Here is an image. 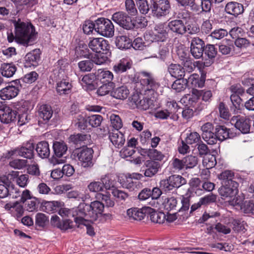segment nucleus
I'll return each mask as SVG.
<instances>
[{
	"instance_id": "nucleus-1",
	"label": "nucleus",
	"mask_w": 254,
	"mask_h": 254,
	"mask_svg": "<svg viewBox=\"0 0 254 254\" xmlns=\"http://www.w3.org/2000/svg\"><path fill=\"white\" fill-rule=\"evenodd\" d=\"M15 36L20 43L25 46L33 45L37 39V33L30 23L21 21L20 19L13 20Z\"/></svg>"
},
{
	"instance_id": "nucleus-2",
	"label": "nucleus",
	"mask_w": 254,
	"mask_h": 254,
	"mask_svg": "<svg viewBox=\"0 0 254 254\" xmlns=\"http://www.w3.org/2000/svg\"><path fill=\"white\" fill-rule=\"evenodd\" d=\"M153 101L150 98L144 97L138 92L134 93L128 98V104L133 108L146 110L152 108Z\"/></svg>"
},
{
	"instance_id": "nucleus-3",
	"label": "nucleus",
	"mask_w": 254,
	"mask_h": 254,
	"mask_svg": "<svg viewBox=\"0 0 254 254\" xmlns=\"http://www.w3.org/2000/svg\"><path fill=\"white\" fill-rule=\"evenodd\" d=\"M95 31L103 36L111 37L114 34V26L109 19L99 18L95 20Z\"/></svg>"
},
{
	"instance_id": "nucleus-4",
	"label": "nucleus",
	"mask_w": 254,
	"mask_h": 254,
	"mask_svg": "<svg viewBox=\"0 0 254 254\" xmlns=\"http://www.w3.org/2000/svg\"><path fill=\"white\" fill-rule=\"evenodd\" d=\"M150 11L153 16L160 18L169 13L171 6L168 0H151Z\"/></svg>"
},
{
	"instance_id": "nucleus-5",
	"label": "nucleus",
	"mask_w": 254,
	"mask_h": 254,
	"mask_svg": "<svg viewBox=\"0 0 254 254\" xmlns=\"http://www.w3.org/2000/svg\"><path fill=\"white\" fill-rule=\"evenodd\" d=\"M88 208V204L84 202L80 203L77 207L73 208L74 222L76 224L87 225V222L90 221Z\"/></svg>"
},
{
	"instance_id": "nucleus-6",
	"label": "nucleus",
	"mask_w": 254,
	"mask_h": 254,
	"mask_svg": "<svg viewBox=\"0 0 254 254\" xmlns=\"http://www.w3.org/2000/svg\"><path fill=\"white\" fill-rule=\"evenodd\" d=\"M187 183L186 180L180 175H173L160 182V187L165 191L178 188Z\"/></svg>"
},
{
	"instance_id": "nucleus-7",
	"label": "nucleus",
	"mask_w": 254,
	"mask_h": 254,
	"mask_svg": "<svg viewBox=\"0 0 254 254\" xmlns=\"http://www.w3.org/2000/svg\"><path fill=\"white\" fill-rule=\"evenodd\" d=\"M53 148L56 156H53L49 159L50 163L53 166L64 163L65 159L61 157L67 151L66 144L64 142L56 141L53 144Z\"/></svg>"
},
{
	"instance_id": "nucleus-8",
	"label": "nucleus",
	"mask_w": 254,
	"mask_h": 254,
	"mask_svg": "<svg viewBox=\"0 0 254 254\" xmlns=\"http://www.w3.org/2000/svg\"><path fill=\"white\" fill-rule=\"evenodd\" d=\"M112 20L121 27L127 30L133 29V20L131 17L123 11H119L112 15Z\"/></svg>"
},
{
	"instance_id": "nucleus-9",
	"label": "nucleus",
	"mask_w": 254,
	"mask_h": 254,
	"mask_svg": "<svg viewBox=\"0 0 254 254\" xmlns=\"http://www.w3.org/2000/svg\"><path fill=\"white\" fill-rule=\"evenodd\" d=\"M141 177L142 175L138 173L127 174L125 176L124 178L120 180V183L124 188L133 190L140 187L141 184L138 180Z\"/></svg>"
},
{
	"instance_id": "nucleus-10",
	"label": "nucleus",
	"mask_w": 254,
	"mask_h": 254,
	"mask_svg": "<svg viewBox=\"0 0 254 254\" xmlns=\"http://www.w3.org/2000/svg\"><path fill=\"white\" fill-rule=\"evenodd\" d=\"M88 45L92 51L97 53H101L102 51H106L109 49L108 41L102 38H90Z\"/></svg>"
},
{
	"instance_id": "nucleus-11",
	"label": "nucleus",
	"mask_w": 254,
	"mask_h": 254,
	"mask_svg": "<svg viewBox=\"0 0 254 254\" xmlns=\"http://www.w3.org/2000/svg\"><path fill=\"white\" fill-rule=\"evenodd\" d=\"M250 119L240 116H234L231 119V122L232 124H234L235 127L244 134L250 132Z\"/></svg>"
},
{
	"instance_id": "nucleus-12",
	"label": "nucleus",
	"mask_w": 254,
	"mask_h": 254,
	"mask_svg": "<svg viewBox=\"0 0 254 254\" xmlns=\"http://www.w3.org/2000/svg\"><path fill=\"white\" fill-rule=\"evenodd\" d=\"M88 207L90 222H94L102 215L104 205L100 201L97 200L91 202L90 204H88Z\"/></svg>"
},
{
	"instance_id": "nucleus-13",
	"label": "nucleus",
	"mask_w": 254,
	"mask_h": 254,
	"mask_svg": "<svg viewBox=\"0 0 254 254\" xmlns=\"http://www.w3.org/2000/svg\"><path fill=\"white\" fill-rule=\"evenodd\" d=\"M202 130L201 136L203 140L209 144H214L216 143V137L213 132V126L210 123H205L201 127Z\"/></svg>"
},
{
	"instance_id": "nucleus-14",
	"label": "nucleus",
	"mask_w": 254,
	"mask_h": 254,
	"mask_svg": "<svg viewBox=\"0 0 254 254\" xmlns=\"http://www.w3.org/2000/svg\"><path fill=\"white\" fill-rule=\"evenodd\" d=\"M102 136H104L109 134V138L112 144L117 148L122 147L125 144L126 139L123 133L118 130H113L112 132L104 130Z\"/></svg>"
},
{
	"instance_id": "nucleus-15",
	"label": "nucleus",
	"mask_w": 254,
	"mask_h": 254,
	"mask_svg": "<svg viewBox=\"0 0 254 254\" xmlns=\"http://www.w3.org/2000/svg\"><path fill=\"white\" fill-rule=\"evenodd\" d=\"M16 117V111L12 110L6 105L0 106V121L5 124H8L13 121Z\"/></svg>"
},
{
	"instance_id": "nucleus-16",
	"label": "nucleus",
	"mask_w": 254,
	"mask_h": 254,
	"mask_svg": "<svg viewBox=\"0 0 254 254\" xmlns=\"http://www.w3.org/2000/svg\"><path fill=\"white\" fill-rule=\"evenodd\" d=\"M69 64L66 61L59 60L55 64L53 73L56 79H61L66 77Z\"/></svg>"
},
{
	"instance_id": "nucleus-17",
	"label": "nucleus",
	"mask_w": 254,
	"mask_h": 254,
	"mask_svg": "<svg viewBox=\"0 0 254 254\" xmlns=\"http://www.w3.org/2000/svg\"><path fill=\"white\" fill-rule=\"evenodd\" d=\"M238 184L236 182H230L228 185H222L219 189V194L224 198L232 197L238 192Z\"/></svg>"
},
{
	"instance_id": "nucleus-18",
	"label": "nucleus",
	"mask_w": 254,
	"mask_h": 254,
	"mask_svg": "<svg viewBox=\"0 0 254 254\" xmlns=\"http://www.w3.org/2000/svg\"><path fill=\"white\" fill-rule=\"evenodd\" d=\"M34 146L33 143L27 142L23 146L16 148L14 152L19 156L27 159H33Z\"/></svg>"
},
{
	"instance_id": "nucleus-19",
	"label": "nucleus",
	"mask_w": 254,
	"mask_h": 254,
	"mask_svg": "<svg viewBox=\"0 0 254 254\" xmlns=\"http://www.w3.org/2000/svg\"><path fill=\"white\" fill-rule=\"evenodd\" d=\"M93 150L91 148H83L77 155L78 159L81 162L82 167L86 168L93 165L92 157Z\"/></svg>"
},
{
	"instance_id": "nucleus-20",
	"label": "nucleus",
	"mask_w": 254,
	"mask_h": 254,
	"mask_svg": "<svg viewBox=\"0 0 254 254\" xmlns=\"http://www.w3.org/2000/svg\"><path fill=\"white\" fill-rule=\"evenodd\" d=\"M151 209L150 207L131 208L127 210V215L130 219L140 221L144 218L146 214L150 212Z\"/></svg>"
},
{
	"instance_id": "nucleus-21",
	"label": "nucleus",
	"mask_w": 254,
	"mask_h": 254,
	"mask_svg": "<svg viewBox=\"0 0 254 254\" xmlns=\"http://www.w3.org/2000/svg\"><path fill=\"white\" fill-rule=\"evenodd\" d=\"M139 78L141 84L146 86V90H154L158 86L151 73L142 71L139 73Z\"/></svg>"
},
{
	"instance_id": "nucleus-22",
	"label": "nucleus",
	"mask_w": 254,
	"mask_h": 254,
	"mask_svg": "<svg viewBox=\"0 0 254 254\" xmlns=\"http://www.w3.org/2000/svg\"><path fill=\"white\" fill-rule=\"evenodd\" d=\"M19 92V87L13 84L9 85L0 90V98L3 100L15 97Z\"/></svg>"
},
{
	"instance_id": "nucleus-23",
	"label": "nucleus",
	"mask_w": 254,
	"mask_h": 254,
	"mask_svg": "<svg viewBox=\"0 0 254 254\" xmlns=\"http://www.w3.org/2000/svg\"><path fill=\"white\" fill-rule=\"evenodd\" d=\"M143 167L144 176L151 178L158 172L160 164L154 160H147L145 162Z\"/></svg>"
},
{
	"instance_id": "nucleus-24",
	"label": "nucleus",
	"mask_w": 254,
	"mask_h": 254,
	"mask_svg": "<svg viewBox=\"0 0 254 254\" xmlns=\"http://www.w3.org/2000/svg\"><path fill=\"white\" fill-rule=\"evenodd\" d=\"M168 26L171 31L179 35H183L186 33V25L182 20L176 19L168 23Z\"/></svg>"
},
{
	"instance_id": "nucleus-25",
	"label": "nucleus",
	"mask_w": 254,
	"mask_h": 254,
	"mask_svg": "<svg viewBox=\"0 0 254 254\" xmlns=\"http://www.w3.org/2000/svg\"><path fill=\"white\" fill-rule=\"evenodd\" d=\"M225 11L228 14L237 16L244 12V7L242 4L235 1H231L227 3L225 6Z\"/></svg>"
},
{
	"instance_id": "nucleus-26",
	"label": "nucleus",
	"mask_w": 254,
	"mask_h": 254,
	"mask_svg": "<svg viewBox=\"0 0 254 254\" xmlns=\"http://www.w3.org/2000/svg\"><path fill=\"white\" fill-rule=\"evenodd\" d=\"M36 151L40 158H48L50 154L49 143L45 141L38 142L36 145Z\"/></svg>"
},
{
	"instance_id": "nucleus-27",
	"label": "nucleus",
	"mask_w": 254,
	"mask_h": 254,
	"mask_svg": "<svg viewBox=\"0 0 254 254\" xmlns=\"http://www.w3.org/2000/svg\"><path fill=\"white\" fill-rule=\"evenodd\" d=\"M168 71L172 77L176 78H183L185 76L184 67L179 64H170L168 67Z\"/></svg>"
},
{
	"instance_id": "nucleus-28",
	"label": "nucleus",
	"mask_w": 254,
	"mask_h": 254,
	"mask_svg": "<svg viewBox=\"0 0 254 254\" xmlns=\"http://www.w3.org/2000/svg\"><path fill=\"white\" fill-rule=\"evenodd\" d=\"M216 142L217 140L223 141L228 138H231L233 136V133L230 132V129L223 126H219L216 128Z\"/></svg>"
},
{
	"instance_id": "nucleus-29",
	"label": "nucleus",
	"mask_w": 254,
	"mask_h": 254,
	"mask_svg": "<svg viewBox=\"0 0 254 254\" xmlns=\"http://www.w3.org/2000/svg\"><path fill=\"white\" fill-rule=\"evenodd\" d=\"M166 29L167 28L163 24L156 25L153 32L155 37L154 39L157 41L163 42L165 41L168 35Z\"/></svg>"
},
{
	"instance_id": "nucleus-30",
	"label": "nucleus",
	"mask_w": 254,
	"mask_h": 254,
	"mask_svg": "<svg viewBox=\"0 0 254 254\" xmlns=\"http://www.w3.org/2000/svg\"><path fill=\"white\" fill-rule=\"evenodd\" d=\"M61 81H57L56 90L60 95L68 94L71 89V84L66 80L64 78L60 79Z\"/></svg>"
},
{
	"instance_id": "nucleus-31",
	"label": "nucleus",
	"mask_w": 254,
	"mask_h": 254,
	"mask_svg": "<svg viewBox=\"0 0 254 254\" xmlns=\"http://www.w3.org/2000/svg\"><path fill=\"white\" fill-rule=\"evenodd\" d=\"M20 203L19 201H17L13 203H7L4 206V208L8 210H10L11 209L14 210L13 214L17 219L23 215L24 212L23 207L20 204Z\"/></svg>"
},
{
	"instance_id": "nucleus-32",
	"label": "nucleus",
	"mask_w": 254,
	"mask_h": 254,
	"mask_svg": "<svg viewBox=\"0 0 254 254\" xmlns=\"http://www.w3.org/2000/svg\"><path fill=\"white\" fill-rule=\"evenodd\" d=\"M129 94V90L125 86H122L114 89L111 92V95L115 98L121 100L126 99Z\"/></svg>"
},
{
	"instance_id": "nucleus-33",
	"label": "nucleus",
	"mask_w": 254,
	"mask_h": 254,
	"mask_svg": "<svg viewBox=\"0 0 254 254\" xmlns=\"http://www.w3.org/2000/svg\"><path fill=\"white\" fill-rule=\"evenodd\" d=\"M95 78V76L94 74H87L83 76L79 80L83 88L86 90H92L95 88V86L93 83Z\"/></svg>"
},
{
	"instance_id": "nucleus-34",
	"label": "nucleus",
	"mask_w": 254,
	"mask_h": 254,
	"mask_svg": "<svg viewBox=\"0 0 254 254\" xmlns=\"http://www.w3.org/2000/svg\"><path fill=\"white\" fill-rule=\"evenodd\" d=\"M40 59L39 50H34L32 52L28 53L25 57V66H30L31 65H35Z\"/></svg>"
},
{
	"instance_id": "nucleus-35",
	"label": "nucleus",
	"mask_w": 254,
	"mask_h": 254,
	"mask_svg": "<svg viewBox=\"0 0 254 254\" xmlns=\"http://www.w3.org/2000/svg\"><path fill=\"white\" fill-rule=\"evenodd\" d=\"M53 113L51 107L48 105H41L38 110V115L40 118L46 122L51 118Z\"/></svg>"
},
{
	"instance_id": "nucleus-36",
	"label": "nucleus",
	"mask_w": 254,
	"mask_h": 254,
	"mask_svg": "<svg viewBox=\"0 0 254 254\" xmlns=\"http://www.w3.org/2000/svg\"><path fill=\"white\" fill-rule=\"evenodd\" d=\"M0 71L3 76L9 78L14 75L16 71V67L12 64L3 63L1 65Z\"/></svg>"
},
{
	"instance_id": "nucleus-37",
	"label": "nucleus",
	"mask_w": 254,
	"mask_h": 254,
	"mask_svg": "<svg viewBox=\"0 0 254 254\" xmlns=\"http://www.w3.org/2000/svg\"><path fill=\"white\" fill-rule=\"evenodd\" d=\"M116 46L120 49H128L131 46V41L126 36H118L116 38Z\"/></svg>"
},
{
	"instance_id": "nucleus-38",
	"label": "nucleus",
	"mask_w": 254,
	"mask_h": 254,
	"mask_svg": "<svg viewBox=\"0 0 254 254\" xmlns=\"http://www.w3.org/2000/svg\"><path fill=\"white\" fill-rule=\"evenodd\" d=\"M193 77L191 75L188 78V80H192ZM188 81L187 78H178L172 85V88L177 92H180L186 89V84Z\"/></svg>"
},
{
	"instance_id": "nucleus-39",
	"label": "nucleus",
	"mask_w": 254,
	"mask_h": 254,
	"mask_svg": "<svg viewBox=\"0 0 254 254\" xmlns=\"http://www.w3.org/2000/svg\"><path fill=\"white\" fill-rule=\"evenodd\" d=\"M179 5L185 8H190L194 12L199 11V5L195 3V0H175Z\"/></svg>"
},
{
	"instance_id": "nucleus-40",
	"label": "nucleus",
	"mask_w": 254,
	"mask_h": 254,
	"mask_svg": "<svg viewBox=\"0 0 254 254\" xmlns=\"http://www.w3.org/2000/svg\"><path fill=\"white\" fill-rule=\"evenodd\" d=\"M131 67L130 63L126 59H123L113 67L114 71L118 73H121L127 71Z\"/></svg>"
},
{
	"instance_id": "nucleus-41",
	"label": "nucleus",
	"mask_w": 254,
	"mask_h": 254,
	"mask_svg": "<svg viewBox=\"0 0 254 254\" xmlns=\"http://www.w3.org/2000/svg\"><path fill=\"white\" fill-rule=\"evenodd\" d=\"M219 51L223 55L229 54L234 48L232 41L224 40L218 45Z\"/></svg>"
},
{
	"instance_id": "nucleus-42",
	"label": "nucleus",
	"mask_w": 254,
	"mask_h": 254,
	"mask_svg": "<svg viewBox=\"0 0 254 254\" xmlns=\"http://www.w3.org/2000/svg\"><path fill=\"white\" fill-rule=\"evenodd\" d=\"M234 174L231 171L226 170L222 172L219 178L222 181V184L228 185L230 182H235L233 180Z\"/></svg>"
},
{
	"instance_id": "nucleus-43",
	"label": "nucleus",
	"mask_w": 254,
	"mask_h": 254,
	"mask_svg": "<svg viewBox=\"0 0 254 254\" xmlns=\"http://www.w3.org/2000/svg\"><path fill=\"white\" fill-rule=\"evenodd\" d=\"M73 122L75 127L80 130H83L85 129L87 127L88 119L86 120L82 115L78 114L75 117Z\"/></svg>"
},
{
	"instance_id": "nucleus-44",
	"label": "nucleus",
	"mask_w": 254,
	"mask_h": 254,
	"mask_svg": "<svg viewBox=\"0 0 254 254\" xmlns=\"http://www.w3.org/2000/svg\"><path fill=\"white\" fill-rule=\"evenodd\" d=\"M87 135L78 133L70 136L69 141L77 146H81L82 143H85L84 141L87 139Z\"/></svg>"
},
{
	"instance_id": "nucleus-45",
	"label": "nucleus",
	"mask_w": 254,
	"mask_h": 254,
	"mask_svg": "<svg viewBox=\"0 0 254 254\" xmlns=\"http://www.w3.org/2000/svg\"><path fill=\"white\" fill-rule=\"evenodd\" d=\"M75 53L78 57H84L88 59H90L91 56L89 50L85 45H79L78 47H76Z\"/></svg>"
},
{
	"instance_id": "nucleus-46",
	"label": "nucleus",
	"mask_w": 254,
	"mask_h": 254,
	"mask_svg": "<svg viewBox=\"0 0 254 254\" xmlns=\"http://www.w3.org/2000/svg\"><path fill=\"white\" fill-rule=\"evenodd\" d=\"M186 169L192 168L197 164L198 158L197 157L190 155L183 158Z\"/></svg>"
},
{
	"instance_id": "nucleus-47",
	"label": "nucleus",
	"mask_w": 254,
	"mask_h": 254,
	"mask_svg": "<svg viewBox=\"0 0 254 254\" xmlns=\"http://www.w3.org/2000/svg\"><path fill=\"white\" fill-rule=\"evenodd\" d=\"M49 222V218L45 214L38 213L35 216V224L37 226L44 228Z\"/></svg>"
},
{
	"instance_id": "nucleus-48",
	"label": "nucleus",
	"mask_w": 254,
	"mask_h": 254,
	"mask_svg": "<svg viewBox=\"0 0 254 254\" xmlns=\"http://www.w3.org/2000/svg\"><path fill=\"white\" fill-rule=\"evenodd\" d=\"M125 4L126 10L128 15L135 16L136 15L137 10L133 0H126Z\"/></svg>"
},
{
	"instance_id": "nucleus-49",
	"label": "nucleus",
	"mask_w": 254,
	"mask_h": 254,
	"mask_svg": "<svg viewBox=\"0 0 254 254\" xmlns=\"http://www.w3.org/2000/svg\"><path fill=\"white\" fill-rule=\"evenodd\" d=\"M103 121V117L100 115H93L88 117V123L93 127H99Z\"/></svg>"
},
{
	"instance_id": "nucleus-50",
	"label": "nucleus",
	"mask_w": 254,
	"mask_h": 254,
	"mask_svg": "<svg viewBox=\"0 0 254 254\" xmlns=\"http://www.w3.org/2000/svg\"><path fill=\"white\" fill-rule=\"evenodd\" d=\"M27 160L15 159L10 161L9 163V166L15 169H22L25 168L27 165Z\"/></svg>"
},
{
	"instance_id": "nucleus-51",
	"label": "nucleus",
	"mask_w": 254,
	"mask_h": 254,
	"mask_svg": "<svg viewBox=\"0 0 254 254\" xmlns=\"http://www.w3.org/2000/svg\"><path fill=\"white\" fill-rule=\"evenodd\" d=\"M90 59H91L93 64H95L97 65H101L107 62L108 58L106 56L104 55L103 53H99L95 54L94 56L91 55Z\"/></svg>"
},
{
	"instance_id": "nucleus-52",
	"label": "nucleus",
	"mask_w": 254,
	"mask_h": 254,
	"mask_svg": "<svg viewBox=\"0 0 254 254\" xmlns=\"http://www.w3.org/2000/svg\"><path fill=\"white\" fill-rule=\"evenodd\" d=\"M145 153L150 159L153 160L161 161L164 157V155L161 152L153 148L147 150Z\"/></svg>"
},
{
	"instance_id": "nucleus-53",
	"label": "nucleus",
	"mask_w": 254,
	"mask_h": 254,
	"mask_svg": "<svg viewBox=\"0 0 254 254\" xmlns=\"http://www.w3.org/2000/svg\"><path fill=\"white\" fill-rule=\"evenodd\" d=\"M99 77L102 82L105 83H113L112 80L113 79V73L109 70H102L98 75Z\"/></svg>"
},
{
	"instance_id": "nucleus-54",
	"label": "nucleus",
	"mask_w": 254,
	"mask_h": 254,
	"mask_svg": "<svg viewBox=\"0 0 254 254\" xmlns=\"http://www.w3.org/2000/svg\"><path fill=\"white\" fill-rule=\"evenodd\" d=\"M113 85V83H104L98 89L97 93L100 96H104L112 91Z\"/></svg>"
},
{
	"instance_id": "nucleus-55",
	"label": "nucleus",
	"mask_w": 254,
	"mask_h": 254,
	"mask_svg": "<svg viewBox=\"0 0 254 254\" xmlns=\"http://www.w3.org/2000/svg\"><path fill=\"white\" fill-rule=\"evenodd\" d=\"M110 121L112 127L115 130H119L123 126L122 120L118 115L112 114L110 116Z\"/></svg>"
},
{
	"instance_id": "nucleus-56",
	"label": "nucleus",
	"mask_w": 254,
	"mask_h": 254,
	"mask_svg": "<svg viewBox=\"0 0 254 254\" xmlns=\"http://www.w3.org/2000/svg\"><path fill=\"white\" fill-rule=\"evenodd\" d=\"M78 65L80 70L82 71H90L93 67L91 59L82 61L78 63Z\"/></svg>"
},
{
	"instance_id": "nucleus-57",
	"label": "nucleus",
	"mask_w": 254,
	"mask_h": 254,
	"mask_svg": "<svg viewBox=\"0 0 254 254\" xmlns=\"http://www.w3.org/2000/svg\"><path fill=\"white\" fill-rule=\"evenodd\" d=\"M136 4L140 12L145 14L150 10V6H149L146 0H135Z\"/></svg>"
},
{
	"instance_id": "nucleus-58",
	"label": "nucleus",
	"mask_w": 254,
	"mask_h": 254,
	"mask_svg": "<svg viewBox=\"0 0 254 254\" xmlns=\"http://www.w3.org/2000/svg\"><path fill=\"white\" fill-rule=\"evenodd\" d=\"M87 188L91 192H98L103 190V185L101 181H93L88 185Z\"/></svg>"
},
{
	"instance_id": "nucleus-59",
	"label": "nucleus",
	"mask_w": 254,
	"mask_h": 254,
	"mask_svg": "<svg viewBox=\"0 0 254 254\" xmlns=\"http://www.w3.org/2000/svg\"><path fill=\"white\" fill-rule=\"evenodd\" d=\"M166 219V215L164 213L154 212L151 214L150 219L152 222L156 223L162 224Z\"/></svg>"
},
{
	"instance_id": "nucleus-60",
	"label": "nucleus",
	"mask_w": 254,
	"mask_h": 254,
	"mask_svg": "<svg viewBox=\"0 0 254 254\" xmlns=\"http://www.w3.org/2000/svg\"><path fill=\"white\" fill-rule=\"evenodd\" d=\"M171 166L174 171H180L185 167L183 159H179L177 158H174L171 161Z\"/></svg>"
},
{
	"instance_id": "nucleus-61",
	"label": "nucleus",
	"mask_w": 254,
	"mask_h": 254,
	"mask_svg": "<svg viewBox=\"0 0 254 254\" xmlns=\"http://www.w3.org/2000/svg\"><path fill=\"white\" fill-rule=\"evenodd\" d=\"M241 210L245 213L254 214V203L251 201H245L241 206Z\"/></svg>"
},
{
	"instance_id": "nucleus-62",
	"label": "nucleus",
	"mask_w": 254,
	"mask_h": 254,
	"mask_svg": "<svg viewBox=\"0 0 254 254\" xmlns=\"http://www.w3.org/2000/svg\"><path fill=\"white\" fill-rule=\"evenodd\" d=\"M60 202L56 201H47L44 203V207L47 212L50 213L56 211L57 208L60 206Z\"/></svg>"
},
{
	"instance_id": "nucleus-63",
	"label": "nucleus",
	"mask_w": 254,
	"mask_h": 254,
	"mask_svg": "<svg viewBox=\"0 0 254 254\" xmlns=\"http://www.w3.org/2000/svg\"><path fill=\"white\" fill-rule=\"evenodd\" d=\"M200 140V136L196 132H192L190 133L186 139L187 143L192 144L198 142Z\"/></svg>"
},
{
	"instance_id": "nucleus-64",
	"label": "nucleus",
	"mask_w": 254,
	"mask_h": 254,
	"mask_svg": "<svg viewBox=\"0 0 254 254\" xmlns=\"http://www.w3.org/2000/svg\"><path fill=\"white\" fill-rule=\"evenodd\" d=\"M190 196L188 193H187L182 196V207H181L180 211H186L189 209L190 206Z\"/></svg>"
}]
</instances>
